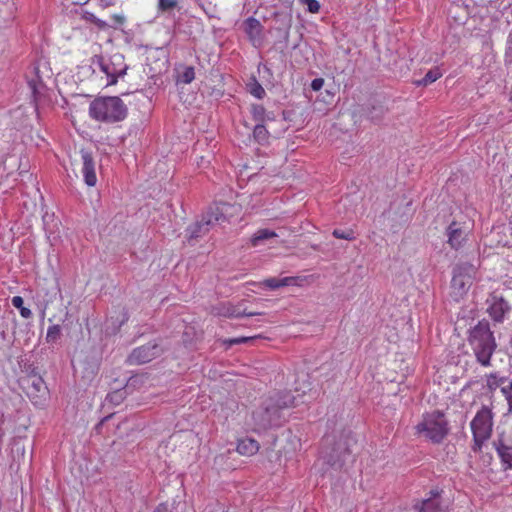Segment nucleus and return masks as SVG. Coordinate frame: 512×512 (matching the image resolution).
Wrapping results in <instances>:
<instances>
[{"mask_svg":"<svg viewBox=\"0 0 512 512\" xmlns=\"http://www.w3.org/2000/svg\"><path fill=\"white\" fill-rule=\"evenodd\" d=\"M118 396H119L118 392H114L113 394L110 395L111 400H113L114 398H117Z\"/></svg>","mask_w":512,"mask_h":512,"instance_id":"obj_45","label":"nucleus"},{"mask_svg":"<svg viewBox=\"0 0 512 512\" xmlns=\"http://www.w3.org/2000/svg\"><path fill=\"white\" fill-rule=\"evenodd\" d=\"M224 219V215L219 211V208H216V211H211L205 215L202 220L189 228V237L197 238L202 233H206L209 230V226L214 225L215 223Z\"/></svg>","mask_w":512,"mask_h":512,"instance_id":"obj_11","label":"nucleus"},{"mask_svg":"<svg viewBox=\"0 0 512 512\" xmlns=\"http://www.w3.org/2000/svg\"><path fill=\"white\" fill-rule=\"evenodd\" d=\"M61 335V327L60 325H51L47 329L46 333V341L47 343H55Z\"/></svg>","mask_w":512,"mask_h":512,"instance_id":"obj_28","label":"nucleus"},{"mask_svg":"<svg viewBox=\"0 0 512 512\" xmlns=\"http://www.w3.org/2000/svg\"><path fill=\"white\" fill-rule=\"evenodd\" d=\"M177 0H159L158 7L161 11H168L177 6Z\"/></svg>","mask_w":512,"mask_h":512,"instance_id":"obj_36","label":"nucleus"},{"mask_svg":"<svg viewBox=\"0 0 512 512\" xmlns=\"http://www.w3.org/2000/svg\"><path fill=\"white\" fill-rule=\"evenodd\" d=\"M20 166L17 154H9L8 156H0V177L9 176L13 170Z\"/></svg>","mask_w":512,"mask_h":512,"instance_id":"obj_19","label":"nucleus"},{"mask_svg":"<svg viewBox=\"0 0 512 512\" xmlns=\"http://www.w3.org/2000/svg\"><path fill=\"white\" fill-rule=\"evenodd\" d=\"M441 77H442V72L440 71V69L438 67H436L434 69L429 70L421 80H418L416 82V85L417 86H427V85L435 82L436 80H438Z\"/></svg>","mask_w":512,"mask_h":512,"instance_id":"obj_24","label":"nucleus"},{"mask_svg":"<svg viewBox=\"0 0 512 512\" xmlns=\"http://www.w3.org/2000/svg\"><path fill=\"white\" fill-rule=\"evenodd\" d=\"M11 303H12V305L15 308H17L19 310L21 308H23V306H24V300H23V298L21 296H14V297H12Z\"/></svg>","mask_w":512,"mask_h":512,"instance_id":"obj_39","label":"nucleus"},{"mask_svg":"<svg viewBox=\"0 0 512 512\" xmlns=\"http://www.w3.org/2000/svg\"><path fill=\"white\" fill-rule=\"evenodd\" d=\"M110 418H111V416H109V417H105V418L100 422V424L98 425V427H97V428H98V429H102V427L104 426V424H105L107 421H109V419H110Z\"/></svg>","mask_w":512,"mask_h":512,"instance_id":"obj_43","label":"nucleus"},{"mask_svg":"<svg viewBox=\"0 0 512 512\" xmlns=\"http://www.w3.org/2000/svg\"><path fill=\"white\" fill-rule=\"evenodd\" d=\"M19 312H20L21 317H23L25 319H29L32 316L31 310L25 306H23V308H21L19 310Z\"/></svg>","mask_w":512,"mask_h":512,"instance_id":"obj_41","label":"nucleus"},{"mask_svg":"<svg viewBox=\"0 0 512 512\" xmlns=\"http://www.w3.org/2000/svg\"><path fill=\"white\" fill-rule=\"evenodd\" d=\"M121 316H122V319H121L120 324H123L125 321H127V320H128L127 313H126L125 311H123V312L121 313Z\"/></svg>","mask_w":512,"mask_h":512,"instance_id":"obj_44","label":"nucleus"},{"mask_svg":"<svg viewBox=\"0 0 512 512\" xmlns=\"http://www.w3.org/2000/svg\"><path fill=\"white\" fill-rule=\"evenodd\" d=\"M260 335H254V336H248V337H236V338H229L223 340V344L226 347H231L233 345L237 344H243V343H254L256 340L260 339Z\"/></svg>","mask_w":512,"mask_h":512,"instance_id":"obj_26","label":"nucleus"},{"mask_svg":"<svg viewBox=\"0 0 512 512\" xmlns=\"http://www.w3.org/2000/svg\"><path fill=\"white\" fill-rule=\"evenodd\" d=\"M431 496L422 501L419 506V512H447L446 507L442 504L438 491L431 490Z\"/></svg>","mask_w":512,"mask_h":512,"instance_id":"obj_16","label":"nucleus"},{"mask_svg":"<svg viewBox=\"0 0 512 512\" xmlns=\"http://www.w3.org/2000/svg\"><path fill=\"white\" fill-rule=\"evenodd\" d=\"M97 64L99 70L106 75V85H115L120 77H123L127 71V65L121 57L114 56L113 59L106 60L101 56H97L93 60Z\"/></svg>","mask_w":512,"mask_h":512,"instance_id":"obj_7","label":"nucleus"},{"mask_svg":"<svg viewBox=\"0 0 512 512\" xmlns=\"http://www.w3.org/2000/svg\"><path fill=\"white\" fill-rule=\"evenodd\" d=\"M243 26L252 45L255 47L261 46L263 43V25L261 22L254 17H249L244 21Z\"/></svg>","mask_w":512,"mask_h":512,"instance_id":"obj_12","label":"nucleus"},{"mask_svg":"<svg viewBox=\"0 0 512 512\" xmlns=\"http://www.w3.org/2000/svg\"><path fill=\"white\" fill-rule=\"evenodd\" d=\"M195 79V70L192 66L184 67L183 71L178 74L176 82L182 84H190Z\"/></svg>","mask_w":512,"mask_h":512,"instance_id":"obj_25","label":"nucleus"},{"mask_svg":"<svg viewBox=\"0 0 512 512\" xmlns=\"http://www.w3.org/2000/svg\"><path fill=\"white\" fill-rule=\"evenodd\" d=\"M268 134V130L263 124H257L253 129V136L259 143L266 141Z\"/></svg>","mask_w":512,"mask_h":512,"instance_id":"obj_29","label":"nucleus"},{"mask_svg":"<svg viewBox=\"0 0 512 512\" xmlns=\"http://www.w3.org/2000/svg\"><path fill=\"white\" fill-rule=\"evenodd\" d=\"M237 453L240 455L252 456L254 453L252 450H227L225 453H222L215 457V465L219 466L222 469H235L234 463H226L232 456V454Z\"/></svg>","mask_w":512,"mask_h":512,"instance_id":"obj_18","label":"nucleus"},{"mask_svg":"<svg viewBox=\"0 0 512 512\" xmlns=\"http://www.w3.org/2000/svg\"><path fill=\"white\" fill-rule=\"evenodd\" d=\"M250 93L258 99H262L266 94L264 88L258 82L251 85Z\"/></svg>","mask_w":512,"mask_h":512,"instance_id":"obj_34","label":"nucleus"},{"mask_svg":"<svg viewBox=\"0 0 512 512\" xmlns=\"http://www.w3.org/2000/svg\"><path fill=\"white\" fill-rule=\"evenodd\" d=\"M153 512H173L167 503H160Z\"/></svg>","mask_w":512,"mask_h":512,"instance_id":"obj_40","label":"nucleus"},{"mask_svg":"<svg viewBox=\"0 0 512 512\" xmlns=\"http://www.w3.org/2000/svg\"><path fill=\"white\" fill-rule=\"evenodd\" d=\"M300 2L306 5L311 13H318L320 10V4L317 0H300Z\"/></svg>","mask_w":512,"mask_h":512,"instance_id":"obj_35","label":"nucleus"},{"mask_svg":"<svg viewBox=\"0 0 512 512\" xmlns=\"http://www.w3.org/2000/svg\"><path fill=\"white\" fill-rule=\"evenodd\" d=\"M251 113L256 121H263L265 116V108L262 105H252Z\"/></svg>","mask_w":512,"mask_h":512,"instance_id":"obj_31","label":"nucleus"},{"mask_svg":"<svg viewBox=\"0 0 512 512\" xmlns=\"http://www.w3.org/2000/svg\"><path fill=\"white\" fill-rule=\"evenodd\" d=\"M87 20H89L100 30H106L108 28L119 29L126 23V17L123 14L111 15V24L96 17L94 14H89L87 16Z\"/></svg>","mask_w":512,"mask_h":512,"instance_id":"obj_15","label":"nucleus"},{"mask_svg":"<svg viewBox=\"0 0 512 512\" xmlns=\"http://www.w3.org/2000/svg\"><path fill=\"white\" fill-rule=\"evenodd\" d=\"M501 461L503 470L512 469V450H496Z\"/></svg>","mask_w":512,"mask_h":512,"instance_id":"obj_27","label":"nucleus"},{"mask_svg":"<svg viewBox=\"0 0 512 512\" xmlns=\"http://www.w3.org/2000/svg\"><path fill=\"white\" fill-rule=\"evenodd\" d=\"M214 314L227 318H239L242 316H254L258 315L257 312L242 310L238 306H234L231 303H222L218 307L214 308Z\"/></svg>","mask_w":512,"mask_h":512,"instance_id":"obj_14","label":"nucleus"},{"mask_svg":"<svg viewBox=\"0 0 512 512\" xmlns=\"http://www.w3.org/2000/svg\"><path fill=\"white\" fill-rule=\"evenodd\" d=\"M296 405V397L289 391L275 392L262 401V404L252 412L255 429H267L278 425L281 411Z\"/></svg>","mask_w":512,"mask_h":512,"instance_id":"obj_1","label":"nucleus"},{"mask_svg":"<svg viewBox=\"0 0 512 512\" xmlns=\"http://www.w3.org/2000/svg\"><path fill=\"white\" fill-rule=\"evenodd\" d=\"M471 231L468 222L453 221L446 229L447 243L452 249L459 250L467 243Z\"/></svg>","mask_w":512,"mask_h":512,"instance_id":"obj_8","label":"nucleus"},{"mask_svg":"<svg viewBox=\"0 0 512 512\" xmlns=\"http://www.w3.org/2000/svg\"><path fill=\"white\" fill-rule=\"evenodd\" d=\"M299 277H284V278H276L271 277L265 279L264 284L270 289H278L284 286L298 285Z\"/></svg>","mask_w":512,"mask_h":512,"instance_id":"obj_21","label":"nucleus"},{"mask_svg":"<svg viewBox=\"0 0 512 512\" xmlns=\"http://www.w3.org/2000/svg\"><path fill=\"white\" fill-rule=\"evenodd\" d=\"M475 448H481L491 437L493 429V412L483 406L470 423Z\"/></svg>","mask_w":512,"mask_h":512,"instance_id":"obj_6","label":"nucleus"},{"mask_svg":"<svg viewBox=\"0 0 512 512\" xmlns=\"http://www.w3.org/2000/svg\"><path fill=\"white\" fill-rule=\"evenodd\" d=\"M320 459L329 467L335 469L341 468L344 463L340 450H324L320 454Z\"/></svg>","mask_w":512,"mask_h":512,"instance_id":"obj_20","label":"nucleus"},{"mask_svg":"<svg viewBox=\"0 0 512 512\" xmlns=\"http://www.w3.org/2000/svg\"><path fill=\"white\" fill-rule=\"evenodd\" d=\"M469 344L482 366H489L491 356L496 348L493 333L487 323H478L469 334Z\"/></svg>","mask_w":512,"mask_h":512,"instance_id":"obj_3","label":"nucleus"},{"mask_svg":"<svg viewBox=\"0 0 512 512\" xmlns=\"http://www.w3.org/2000/svg\"><path fill=\"white\" fill-rule=\"evenodd\" d=\"M81 158H82V162H83L82 174L84 177V181L88 186L93 187L97 183V176H96L95 163H94L93 157L90 152L82 149L81 150Z\"/></svg>","mask_w":512,"mask_h":512,"instance_id":"obj_13","label":"nucleus"},{"mask_svg":"<svg viewBox=\"0 0 512 512\" xmlns=\"http://www.w3.org/2000/svg\"><path fill=\"white\" fill-rule=\"evenodd\" d=\"M476 275L477 268L470 263H462L454 267L450 295L455 301H459L467 295Z\"/></svg>","mask_w":512,"mask_h":512,"instance_id":"obj_5","label":"nucleus"},{"mask_svg":"<svg viewBox=\"0 0 512 512\" xmlns=\"http://www.w3.org/2000/svg\"><path fill=\"white\" fill-rule=\"evenodd\" d=\"M508 310L507 303L502 298L493 297L488 313L494 321L501 322Z\"/></svg>","mask_w":512,"mask_h":512,"instance_id":"obj_17","label":"nucleus"},{"mask_svg":"<svg viewBox=\"0 0 512 512\" xmlns=\"http://www.w3.org/2000/svg\"><path fill=\"white\" fill-rule=\"evenodd\" d=\"M89 114L97 121L115 123L125 119L127 107L117 96L99 97L90 103Z\"/></svg>","mask_w":512,"mask_h":512,"instance_id":"obj_2","label":"nucleus"},{"mask_svg":"<svg viewBox=\"0 0 512 512\" xmlns=\"http://www.w3.org/2000/svg\"><path fill=\"white\" fill-rule=\"evenodd\" d=\"M333 236L337 239H345V240H353L354 239V233L352 230H340V229H335L333 231Z\"/></svg>","mask_w":512,"mask_h":512,"instance_id":"obj_32","label":"nucleus"},{"mask_svg":"<svg viewBox=\"0 0 512 512\" xmlns=\"http://www.w3.org/2000/svg\"><path fill=\"white\" fill-rule=\"evenodd\" d=\"M342 437L344 438V439H343V441H341V440H340V441L337 443L338 448H341V447H342V448H350L351 446H353V445H355V444H356V441H355L354 437L351 435V433H350V432H348V433H347V434H345V435L343 434V435L341 436V438H342Z\"/></svg>","mask_w":512,"mask_h":512,"instance_id":"obj_30","label":"nucleus"},{"mask_svg":"<svg viewBox=\"0 0 512 512\" xmlns=\"http://www.w3.org/2000/svg\"><path fill=\"white\" fill-rule=\"evenodd\" d=\"M249 443V446L251 448H259V444L254 439H242L239 441L237 448H248L247 443Z\"/></svg>","mask_w":512,"mask_h":512,"instance_id":"obj_37","label":"nucleus"},{"mask_svg":"<svg viewBox=\"0 0 512 512\" xmlns=\"http://www.w3.org/2000/svg\"><path fill=\"white\" fill-rule=\"evenodd\" d=\"M417 433L439 444L448 434L449 426L444 413L433 411L423 415L422 421L416 426Z\"/></svg>","mask_w":512,"mask_h":512,"instance_id":"obj_4","label":"nucleus"},{"mask_svg":"<svg viewBox=\"0 0 512 512\" xmlns=\"http://www.w3.org/2000/svg\"><path fill=\"white\" fill-rule=\"evenodd\" d=\"M502 394L507 400L509 411L512 412V381L508 382L507 386H503Z\"/></svg>","mask_w":512,"mask_h":512,"instance_id":"obj_33","label":"nucleus"},{"mask_svg":"<svg viewBox=\"0 0 512 512\" xmlns=\"http://www.w3.org/2000/svg\"><path fill=\"white\" fill-rule=\"evenodd\" d=\"M278 235L269 229H259L251 237L250 242L253 247H257L264 240L277 237Z\"/></svg>","mask_w":512,"mask_h":512,"instance_id":"obj_23","label":"nucleus"},{"mask_svg":"<svg viewBox=\"0 0 512 512\" xmlns=\"http://www.w3.org/2000/svg\"><path fill=\"white\" fill-rule=\"evenodd\" d=\"M22 387L27 396L36 404L39 399L45 397L48 393L45 381L38 375L27 376L22 381Z\"/></svg>","mask_w":512,"mask_h":512,"instance_id":"obj_10","label":"nucleus"},{"mask_svg":"<svg viewBox=\"0 0 512 512\" xmlns=\"http://www.w3.org/2000/svg\"><path fill=\"white\" fill-rule=\"evenodd\" d=\"M508 382L506 377H501L497 373H491L486 376V387L491 393L495 392L498 388L502 390L503 386H507Z\"/></svg>","mask_w":512,"mask_h":512,"instance_id":"obj_22","label":"nucleus"},{"mask_svg":"<svg viewBox=\"0 0 512 512\" xmlns=\"http://www.w3.org/2000/svg\"><path fill=\"white\" fill-rule=\"evenodd\" d=\"M161 352L162 348L158 344L148 343L135 348L129 355L128 362L131 365H142L158 357Z\"/></svg>","mask_w":512,"mask_h":512,"instance_id":"obj_9","label":"nucleus"},{"mask_svg":"<svg viewBox=\"0 0 512 512\" xmlns=\"http://www.w3.org/2000/svg\"><path fill=\"white\" fill-rule=\"evenodd\" d=\"M114 0H100V6L102 8H107L109 6H113L114 5Z\"/></svg>","mask_w":512,"mask_h":512,"instance_id":"obj_42","label":"nucleus"},{"mask_svg":"<svg viewBox=\"0 0 512 512\" xmlns=\"http://www.w3.org/2000/svg\"><path fill=\"white\" fill-rule=\"evenodd\" d=\"M324 85V79L323 78H315L311 82V88L313 91H319L322 89Z\"/></svg>","mask_w":512,"mask_h":512,"instance_id":"obj_38","label":"nucleus"}]
</instances>
